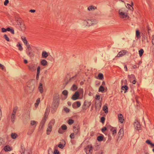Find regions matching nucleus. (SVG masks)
<instances>
[{
    "mask_svg": "<svg viewBox=\"0 0 154 154\" xmlns=\"http://www.w3.org/2000/svg\"><path fill=\"white\" fill-rule=\"evenodd\" d=\"M120 17L121 18L126 20L129 18V17L127 13L125 12L122 9H120L119 11Z\"/></svg>",
    "mask_w": 154,
    "mask_h": 154,
    "instance_id": "1",
    "label": "nucleus"
},
{
    "mask_svg": "<svg viewBox=\"0 0 154 154\" xmlns=\"http://www.w3.org/2000/svg\"><path fill=\"white\" fill-rule=\"evenodd\" d=\"M58 98L56 99L55 102L53 103L52 104V112L53 113L57 109L58 105Z\"/></svg>",
    "mask_w": 154,
    "mask_h": 154,
    "instance_id": "2",
    "label": "nucleus"
},
{
    "mask_svg": "<svg viewBox=\"0 0 154 154\" xmlns=\"http://www.w3.org/2000/svg\"><path fill=\"white\" fill-rule=\"evenodd\" d=\"M17 106L15 107L13 110L12 114L11 116V121L12 122H14L15 120V115L17 111Z\"/></svg>",
    "mask_w": 154,
    "mask_h": 154,
    "instance_id": "3",
    "label": "nucleus"
},
{
    "mask_svg": "<svg viewBox=\"0 0 154 154\" xmlns=\"http://www.w3.org/2000/svg\"><path fill=\"white\" fill-rule=\"evenodd\" d=\"M85 151L87 154H92L93 152L92 146L91 145H88L85 148Z\"/></svg>",
    "mask_w": 154,
    "mask_h": 154,
    "instance_id": "4",
    "label": "nucleus"
},
{
    "mask_svg": "<svg viewBox=\"0 0 154 154\" xmlns=\"http://www.w3.org/2000/svg\"><path fill=\"white\" fill-rule=\"evenodd\" d=\"M27 86L29 88L30 90L31 91H32L35 88V86L32 81L27 82Z\"/></svg>",
    "mask_w": 154,
    "mask_h": 154,
    "instance_id": "5",
    "label": "nucleus"
},
{
    "mask_svg": "<svg viewBox=\"0 0 154 154\" xmlns=\"http://www.w3.org/2000/svg\"><path fill=\"white\" fill-rule=\"evenodd\" d=\"M21 38L22 41H23L24 44L26 45L27 48H33V47L32 45H30L28 43H27V41L26 39V38L23 36L21 37Z\"/></svg>",
    "mask_w": 154,
    "mask_h": 154,
    "instance_id": "6",
    "label": "nucleus"
},
{
    "mask_svg": "<svg viewBox=\"0 0 154 154\" xmlns=\"http://www.w3.org/2000/svg\"><path fill=\"white\" fill-rule=\"evenodd\" d=\"M134 127L137 130H139L140 129V125L139 122L137 121L134 122Z\"/></svg>",
    "mask_w": 154,
    "mask_h": 154,
    "instance_id": "7",
    "label": "nucleus"
},
{
    "mask_svg": "<svg viewBox=\"0 0 154 154\" xmlns=\"http://www.w3.org/2000/svg\"><path fill=\"white\" fill-rule=\"evenodd\" d=\"M79 92L76 91L73 95L72 97V99L73 100H75L79 98Z\"/></svg>",
    "mask_w": 154,
    "mask_h": 154,
    "instance_id": "8",
    "label": "nucleus"
},
{
    "mask_svg": "<svg viewBox=\"0 0 154 154\" xmlns=\"http://www.w3.org/2000/svg\"><path fill=\"white\" fill-rule=\"evenodd\" d=\"M36 65L35 64H32L28 66L29 69L32 71H33L36 70Z\"/></svg>",
    "mask_w": 154,
    "mask_h": 154,
    "instance_id": "9",
    "label": "nucleus"
},
{
    "mask_svg": "<svg viewBox=\"0 0 154 154\" xmlns=\"http://www.w3.org/2000/svg\"><path fill=\"white\" fill-rule=\"evenodd\" d=\"M46 118L43 117L39 125V128L40 129H42L43 128L46 122Z\"/></svg>",
    "mask_w": 154,
    "mask_h": 154,
    "instance_id": "10",
    "label": "nucleus"
},
{
    "mask_svg": "<svg viewBox=\"0 0 154 154\" xmlns=\"http://www.w3.org/2000/svg\"><path fill=\"white\" fill-rule=\"evenodd\" d=\"M81 105L80 102L78 101L72 104V106L74 108H75L76 107H79Z\"/></svg>",
    "mask_w": 154,
    "mask_h": 154,
    "instance_id": "11",
    "label": "nucleus"
},
{
    "mask_svg": "<svg viewBox=\"0 0 154 154\" xmlns=\"http://www.w3.org/2000/svg\"><path fill=\"white\" fill-rule=\"evenodd\" d=\"M126 52L127 51H126L124 50H122V51H121L117 55L116 57H122L125 55Z\"/></svg>",
    "mask_w": 154,
    "mask_h": 154,
    "instance_id": "12",
    "label": "nucleus"
},
{
    "mask_svg": "<svg viewBox=\"0 0 154 154\" xmlns=\"http://www.w3.org/2000/svg\"><path fill=\"white\" fill-rule=\"evenodd\" d=\"M18 24L20 25V28H21V30L23 31L24 30L25 28L24 26V24L22 23V22L19 21L17 22Z\"/></svg>",
    "mask_w": 154,
    "mask_h": 154,
    "instance_id": "13",
    "label": "nucleus"
},
{
    "mask_svg": "<svg viewBox=\"0 0 154 154\" xmlns=\"http://www.w3.org/2000/svg\"><path fill=\"white\" fill-rule=\"evenodd\" d=\"M118 118L119 119V122L121 123H122L123 121L124 120L123 116V115L121 114H119L118 115Z\"/></svg>",
    "mask_w": 154,
    "mask_h": 154,
    "instance_id": "14",
    "label": "nucleus"
},
{
    "mask_svg": "<svg viewBox=\"0 0 154 154\" xmlns=\"http://www.w3.org/2000/svg\"><path fill=\"white\" fill-rule=\"evenodd\" d=\"M50 111V108L49 107H47L45 114L44 116V117L47 118V116L48 115L49 112Z\"/></svg>",
    "mask_w": 154,
    "mask_h": 154,
    "instance_id": "15",
    "label": "nucleus"
},
{
    "mask_svg": "<svg viewBox=\"0 0 154 154\" xmlns=\"http://www.w3.org/2000/svg\"><path fill=\"white\" fill-rule=\"evenodd\" d=\"M96 9V7L94 6L93 5H91L89 6L88 8V10L89 11H93Z\"/></svg>",
    "mask_w": 154,
    "mask_h": 154,
    "instance_id": "16",
    "label": "nucleus"
},
{
    "mask_svg": "<svg viewBox=\"0 0 154 154\" xmlns=\"http://www.w3.org/2000/svg\"><path fill=\"white\" fill-rule=\"evenodd\" d=\"M37 123L38 122H37L33 120L31 121L30 122V125L33 126L34 128H35Z\"/></svg>",
    "mask_w": 154,
    "mask_h": 154,
    "instance_id": "17",
    "label": "nucleus"
},
{
    "mask_svg": "<svg viewBox=\"0 0 154 154\" xmlns=\"http://www.w3.org/2000/svg\"><path fill=\"white\" fill-rule=\"evenodd\" d=\"M27 53V54L29 56H31L33 54V51L31 50V49H28Z\"/></svg>",
    "mask_w": 154,
    "mask_h": 154,
    "instance_id": "18",
    "label": "nucleus"
},
{
    "mask_svg": "<svg viewBox=\"0 0 154 154\" xmlns=\"http://www.w3.org/2000/svg\"><path fill=\"white\" fill-rule=\"evenodd\" d=\"M109 129L112 132L113 135H114L116 133V130L115 128L112 127H110L109 128Z\"/></svg>",
    "mask_w": 154,
    "mask_h": 154,
    "instance_id": "19",
    "label": "nucleus"
},
{
    "mask_svg": "<svg viewBox=\"0 0 154 154\" xmlns=\"http://www.w3.org/2000/svg\"><path fill=\"white\" fill-rule=\"evenodd\" d=\"M42 86V84L41 83H40L38 86L39 90L41 93H42L43 92Z\"/></svg>",
    "mask_w": 154,
    "mask_h": 154,
    "instance_id": "20",
    "label": "nucleus"
},
{
    "mask_svg": "<svg viewBox=\"0 0 154 154\" xmlns=\"http://www.w3.org/2000/svg\"><path fill=\"white\" fill-rule=\"evenodd\" d=\"M4 149L5 151H9L12 150L11 148L8 145L5 146L4 148Z\"/></svg>",
    "mask_w": 154,
    "mask_h": 154,
    "instance_id": "21",
    "label": "nucleus"
},
{
    "mask_svg": "<svg viewBox=\"0 0 154 154\" xmlns=\"http://www.w3.org/2000/svg\"><path fill=\"white\" fill-rule=\"evenodd\" d=\"M52 127L51 126H50L48 125V128L47 130V134L48 135H49L51 132L52 130Z\"/></svg>",
    "mask_w": 154,
    "mask_h": 154,
    "instance_id": "22",
    "label": "nucleus"
},
{
    "mask_svg": "<svg viewBox=\"0 0 154 154\" xmlns=\"http://www.w3.org/2000/svg\"><path fill=\"white\" fill-rule=\"evenodd\" d=\"M42 56L43 58H46L48 56V53L45 51H43L42 54Z\"/></svg>",
    "mask_w": 154,
    "mask_h": 154,
    "instance_id": "23",
    "label": "nucleus"
},
{
    "mask_svg": "<svg viewBox=\"0 0 154 154\" xmlns=\"http://www.w3.org/2000/svg\"><path fill=\"white\" fill-rule=\"evenodd\" d=\"M123 128H121L118 134L119 136H120L121 137H122L123 135Z\"/></svg>",
    "mask_w": 154,
    "mask_h": 154,
    "instance_id": "24",
    "label": "nucleus"
},
{
    "mask_svg": "<svg viewBox=\"0 0 154 154\" xmlns=\"http://www.w3.org/2000/svg\"><path fill=\"white\" fill-rule=\"evenodd\" d=\"M41 64L44 66H46L47 64V61L45 60H42L41 62Z\"/></svg>",
    "mask_w": 154,
    "mask_h": 154,
    "instance_id": "25",
    "label": "nucleus"
},
{
    "mask_svg": "<svg viewBox=\"0 0 154 154\" xmlns=\"http://www.w3.org/2000/svg\"><path fill=\"white\" fill-rule=\"evenodd\" d=\"M55 123V120L54 119H52L49 122L48 125L50 126H51L52 127V126L54 125Z\"/></svg>",
    "mask_w": 154,
    "mask_h": 154,
    "instance_id": "26",
    "label": "nucleus"
},
{
    "mask_svg": "<svg viewBox=\"0 0 154 154\" xmlns=\"http://www.w3.org/2000/svg\"><path fill=\"white\" fill-rule=\"evenodd\" d=\"M146 143L150 145L152 147H154V144L152 143L149 140H147L146 141Z\"/></svg>",
    "mask_w": 154,
    "mask_h": 154,
    "instance_id": "27",
    "label": "nucleus"
},
{
    "mask_svg": "<svg viewBox=\"0 0 154 154\" xmlns=\"http://www.w3.org/2000/svg\"><path fill=\"white\" fill-rule=\"evenodd\" d=\"M103 111L105 113H108V108L106 106L104 105L103 108Z\"/></svg>",
    "mask_w": 154,
    "mask_h": 154,
    "instance_id": "28",
    "label": "nucleus"
},
{
    "mask_svg": "<svg viewBox=\"0 0 154 154\" xmlns=\"http://www.w3.org/2000/svg\"><path fill=\"white\" fill-rule=\"evenodd\" d=\"M74 133L75 134V135L77 134L79 131L78 128H76V127H73V130Z\"/></svg>",
    "mask_w": 154,
    "mask_h": 154,
    "instance_id": "29",
    "label": "nucleus"
},
{
    "mask_svg": "<svg viewBox=\"0 0 154 154\" xmlns=\"http://www.w3.org/2000/svg\"><path fill=\"white\" fill-rule=\"evenodd\" d=\"M128 78L129 79L130 81L131 82L132 79H135V77L134 75L131 74V75H128Z\"/></svg>",
    "mask_w": 154,
    "mask_h": 154,
    "instance_id": "30",
    "label": "nucleus"
},
{
    "mask_svg": "<svg viewBox=\"0 0 154 154\" xmlns=\"http://www.w3.org/2000/svg\"><path fill=\"white\" fill-rule=\"evenodd\" d=\"M88 19L84 20H83L82 24L83 25L88 26Z\"/></svg>",
    "mask_w": 154,
    "mask_h": 154,
    "instance_id": "31",
    "label": "nucleus"
},
{
    "mask_svg": "<svg viewBox=\"0 0 154 154\" xmlns=\"http://www.w3.org/2000/svg\"><path fill=\"white\" fill-rule=\"evenodd\" d=\"M40 102V98H38L36 101V103H35V106L36 107H37L39 103Z\"/></svg>",
    "mask_w": 154,
    "mask_h": 154,
    "instance_id": "32",
    "label": "nucleus"
},
{
    "mask_svg": "<svg viewBox=\"0 0 154 154\" xmlns=\"http://www.w3.org/2000/svg\"><path fill=\"white\" fill-rule=\"evenodd\" d=\"M77 89V86L75 85H73L71 87V89L72 91H75Z\"/></svg>",
    "mask_w": 154,
    "mask_h": 154,
    "instance_id": "33",
    "label": "nucleus"
},
{
    "mask_svg": "<svg viewBox=\"0 0 154 154\" xmlns=\"http://www.w3.org/2000/svg\"><path fill=\"white\" fill-rule=\"evenodd\" d=\"M88 26H90L93 25V23L92 22L91 19H88Z\"/></svg>",
    "mask_w": 154,
    "mask_h": 154,
    "instance_id": "34",
    "label": "nucleus"
},
{
    "mask_svg": "<svg viewBox=\"0 0 154 154\" xmlns=\"http://www.w3.org/2000/svg\"><path fill=\"white\" fill-rule=\"evenodd\" d=\"M17 136V135L16 134L14 133H12L11 134V138L14 139L16 138Z\"/></svg>",
    "mask_w": 154,
    "mask_h": 154,
    "instance_id": "35",
    "label": "nucleus"
},
{
    "mask_svg": "<svg viewBox=\"0 0 154 154\" xmlns=\"http://www.w3.org/2000/svg\"><path fill=\"white\" fill-rule=\"evenodd\" d=\"M126 8H128L131 10H133V8L129 4H127V5H126Z\"/></svg>",
    "mask_w": 154,
    "mask_h": 154,
    "instance_id": "36",
    "label": "nucleus"
},
{
    "mask_svg": "<svg viewBox=\"0 0 154 154\" xmlns=\"http://www.w3.org/2000/svg\"><path fill=\"white\" fill-rule=\"evenodd\" d=\"M91 20L92 22L93 23V25H96L98 21L94 19H92Z\"/></svg>",
    "mask_w": 154,
    "mask_h": 154,
    "instance_id": "37",
    "label": "nucleus"
},
{
    "mask_svg": "<svg viewBox=\"0 0 154 154\" xmlns=\"http://www.w3.org/2000/svg\"><path fill=\"white\" fill-rule=\"evenodd\" d=\"M144 52V51L142 49H141L139 51L140 56L141 57Z\"/></svg>",
    "mask_w": 154,
    "mask_h": 154,
    "instance_id": "38",
    "label": "nucleus"
},
{
    "mask_svg": "<svg viewBox=\"0 0 154 154\" xmlns=\"http://www.w3.org/2000/svg\"><path fill=\"white\" fill-rule=\"evenodd\" d=\"M104 88L102 85H101L100 87L99 90V92H103L104 91Z\"/></svg>",
    "mask_w": 154,
    "mask_h": 154,
    "instance_id": "39",
    "label": "nucleus"
},
{
    "mask_svg": "<svg viewBox=\"0 0 154 154\" xmlns=\"http://www.w3.org/2000/svg\"><path fill=\"white\" fill-rule=\"evenodd\" d=\"M122 89L124 91H127L128 89V87L126 85L123 86L122 87Z\"/></svg>",
    "mask_w": 154,
    "mask_h": 154,
    "instance_id": "40",
    "label": "nucleus"
},
{
    "mask_svg": "<svg viewBox=\"0 0 154 154\" xmlns=\"http://www.w3.org/2000/svg\"><path fill=\"white\" fill-rule=\"evenodd\" d=\"M98 77L99 79L101 80L103 78V75L102 73H99L98 75Z\"/></svg>",
    "mask_w": 154,
    "mask_h": 154,
    "instance_id": "41",
    "label": "nucleus"
},
{
    "mask_svg": "<svg viewBox=\"0 0 154 154\" xmlns=\"http://www.w3.org/2000/svg\"><path fill=\"white\" fill-rule=\"evenodd\" d=\"M136 35L137 37V38H139L140 37V33L139 32V31H138V30H137L136 31Z\"/></svg>",
    "mask_w": 154,
    "mask_h": 154,
    "instance_id": "42",
    "label": "nucleus"
},
{
    "mask_svg": "<svg viewBox=\"0 0 154 154\" xmlns=\"http://www.w3.org/2000/svg\"><path fill=\"white\" fill-rule=\"evenodd\" d=\"M75 135V134L73 132L71 133L70 135V137L71 139H74V135Z\"/></svg>",
    "mask_w": 154,
    "mask_h": 154,
    "instance_id": "43",
    "label": "nucleus"
},
{
    "mask_svg": "<svg viewBox=\"0 0 154 154\" xmlns=\"http://www.w3.org/2000/svg\"><path fill=\"white\" fill-rule=\"evenodd\" d=\"M97 140L99 141H101L103 139V137L101 136H99L97 137Z\"/></svg>",
    "mask_w": 154,
    "mask_h": 154,
    "instance_id": "44",
    "label": "nucleus"
},
{
    "mask_svg": "<svg viewBox=\"0 0 154 154\" xmlns=\"http://www.w3.org/2000/svg\"><path fill=\"white\" fill-rule=\"evenodd\" d=\"M62 129L63 130H65L67 129V127L65 125H63L61 126Z\"/></svg>",
    "mask_w": 154,
    "mask_h": 154,
    "instance_id": "45",
    "label": "nucleus"
},
{
    "mask_svg": "<svg viewBox=\"0 0 154 154\" xmlns=\"http://www.w3.org/2000/svg\"><path fill=\"white\" fill-rule=\"evenodd\" d=\"M62 94L64 95H66L68 94V92L66 90H64L63 91Z\"/></svg>",
    "mask_w": 154,
    "mask_h": 154,
    "instance_id": "46",
    "label": "nucleus"
},
{
    "mask_svg": "<svg viewBox=\"0 0 154 154\" xmlns=\"http://www.w3.org/2000/svg\"><path fill=\"white\" fill-rule=\"evenodd\" d=\"M74 122V121L71 119H70L68 121V124L69 125H71Z\"/></svg>",
    "mask_w": 154,
    "mask_h": 154,
    "instance_id": "47",
    "label": "nucleus"
},
{
    "mask_svg": "<svg viewBox=\"0 0 154 154\" xmlns=\"http://www.w3.org/2000/svg\"><path fill=\"white\" fill-rule=\"evenodd\" d=\"M65 111L66 112H69V109L67 107H65L64 108Z\"/></svg>",
    "mask_w": 154,
    "mask_h": 154,
    "instance_id": "48",
    "label": "nucleus"
},
{
    "mask_svg": "<svg viewBox=\"0 0 154 154\" xmlns=\"http://www.w3.org/2000/svg\"><path fill=\"white\" fill-rule=\"evenodd\" d=\"M4 37L7 41H9V38L7 37V35H4Z\"/></svg>",
    "mask_w": 154,
    "mask_h": 154,
    "instance_id": "49",
    "label": "nucleus"
},
{
    "mask_svg": "<svg viewBox=\"0 0 154 154\" xmlns=\"http://www.w3.org/2000/svg\"><path fill=\"white\" fill-rule=\"evenodd\" d=\"M40 66H38V67L37 69V73H38V74H40Z\"/></svg>",
    "mask_w": 154,
    "mask_h": 154,
    "instance_id": "50",
    "label": "nucleus"
},
{
    "mask_svg": "<svg viewBox=\"0 0 154 154\" xmlns=\"http://www.w3.org/2000/svg\"><path fill=\"white\" fill-rule=\"evenodd\" d=\"M105 120V118L104 117H102L101 118V121L102 123H103Z\"/></svg>",
    "mask_w": 154,
    "mask_h": 154,
    "instance_id": "51",
    "label": "nucleus"
},
{
    "mask_svg": "<svg viewBox=\"0 0 154 154\" xmlns=\"http://www.w3.org/2000/svg\"><path fill=\"white\" fill-rule=\"evenodd\" d=\"M9 3L8 0H5V2H4V5H7Z\"/></svg>",
    "mask_w": 154,
    "mask_h": 154,
    "instance_id": "52",
    "label": "nucleus"
},
{
    "mask_svg": "<svg viewBox=\"0 0 154 154\" xmlns=\"http://www.w3.org/2000/svg\"><path fill=\"white\" fill-rule=\"evenodd\" d=\"M95 98L97 100H99L100 98V96L98 95H96Z\"/></svg>",
    "mask_w": 154,
    "mask_h": 154,
    "instance_id": "53",
    "label": "nucleus"
},
{
    "mask_svg": "<svg viewBox=\"0 0 154 154\" xmlns=\"http://www.w3.org/2000/svg\"><path fill=\"white\" fill-rule=\"evenodd\" d=\"M54 154H60L59 152L57 150H55L54 152Z\"/></svg>",
    "mask_w": 154,
    "mask_h": 154,
    "instance_id": "54",
    "label": "nucleus"
},
{
    "mask_svg": "<svg viewBox=\"0 0 154 154\" xmlns=\"http://www.w3.org/2000/svg\"><path fill=\"white\" fill-rule=\"evenodd\" d=\"M4 142V140L2 138H0V145H2Z\"/></svg>",
    "mask_w": 154,
    "mask_h": 154,
    "instance_id": "55",
    "label": "nucleus"
},
{
    "mask_svg": "<svg viewBox=\"0 0 154 154\" xmlns=\"http://www.w3.org/2000/svg\"><path fill=\"white\" fill-rule=\"evenodd\" d=\"M2 32H6L7 31L6 29L5 28H2Z\"/></svg>",
    "mask_w": 154,
    "mask_h": 154,
    "instance_id": "56",
    "label": "nucleus"
},
{
    "mask_svg": "<svg viewBox=\"0 0 154 154\" xmlns=\"http://www.w3.org/2000/svg\"><path fill=\"white\" fill-rule=\"evenodd\" d=\"M106 128L105 127H104L102 129V131L103 132L104 131H106Z\"/></svg>",
    "mask_w": 154,
    "mask_h": 154,
    "instance_id": "57",
    "label": "nucleus"
},
{
    "mask_svg": "<svg viewBox=\"0 0 154 154\" xmlns=\"http://www.w3.org/2000/svg\"><path fill=\"white\" fill-rule=\"evenodd\" d=\"M152 42L153 45H154V35L152 36Z\"/></svg>",
    "mask_w": 154,
    "mask_h": 154,
    "instance_id": "58",
    "label": "nucleus"
},
{
    "mask_svg": "<svg viewBox=\"0 0 154 154\" xmlns=\"http://www.w3.org/2000/svg\"><path fill=\"white\" fill-rule=\"evenodd\" d=\"M58 147L61 148H63V146L62 144H59L58 146Z\"/></svg>",
    "mask_w": 154,
    "mask_h": 154,
    "instance_id": "59",
    "label": "nucleus"
},
{
    "mask_svg": "<svg viewBox=\"0 0 154 154\" xmlns=\"http://www.w3.org/2000/svg\"><path fill=\"white\" fill-rule=\"evenodd\" d=\"M4 66L0 63V68L2 69L3 70L4 69Z\"/></svg>",
    "mask_w": 154,
    "mask_h": 154,
    "instance_id": "60",
    "label": "nucleus"
},
{
    "mask_svg": "<svg viewBox=\"0 0 154 154\" xmlns=\"http://www.w3.org/2000/svg\"><path fill=\"white\" fill-rule=\"evenodd\" d=\"M10 32H11L12 34H14V30L12 29H11V31Z\"/></svg>",
    "mask_w": 154,
    "mask_h": 154,
    "instance_id": "61",
    "label": "nucleus"
},
{
    "mask_svg": "<svg viewBox=\"0 0 154 154\" xmlns=\"http://www.w3.org/2000/svg\"><path fill=\"white\" fill-rule=\"evenodd\" d=\"M58 132L60 134L63 133V132H62L61 129H59L58 131Z\"/></svg>",
    "mask_w": 154,
    "mask_h": 154,
    "instance_id": "62",
    "label": "nucleus"
},
{
    "mask_svg": "<svg viewBox=\"0 0 154 154\" xmlns=\"http://www.w3.org/2000/svg\"><path fill=\"white\" fill-rule=\"evenodd\" d=\"M35 11L34 10H29V12L31 13H34L35 12Z\"/></svg>",
    "mask_w": 154,
    "mask_h": 154,
    "instance_id": "63",
    "label": "nucleus"
},
{
    "mask_svg": "<svg viewBox=\"0 0 154 154\" xmlns=\"http://www.w3.org/2000/svg\"><path fill=\"white\" fill-rule=\"evenodd\" d=\"M11 29L10 28L8 27L6 29V30H7V31H8L10 32V31H11Z\"/></svg>",
    "mask_w": 154,
    "mask_h": 154,
    "instance_id": "64",
    "label": "nucleus"
}]
</instances>
